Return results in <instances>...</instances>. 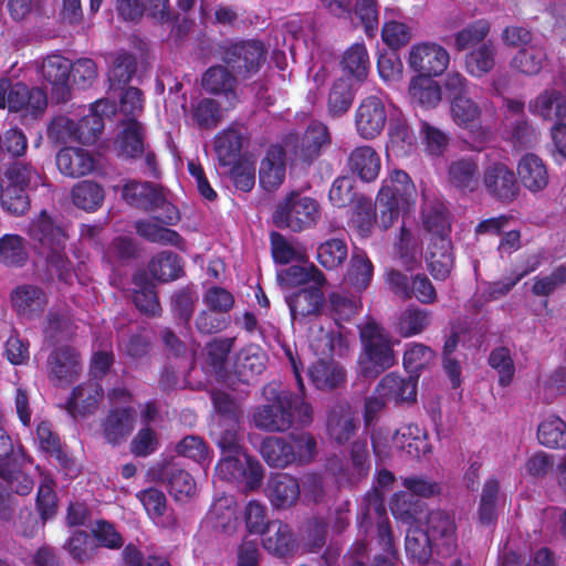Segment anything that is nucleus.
Here are the masks:
<instances>
[{
	"instance_id": "obj_63",
	"label": "nucleus",
	"mask_w": 566,
	"mask_h": 566,
	"mask_svg": "<svg viewBox=\"0 0 566 566\" xmlns=\"http://www.w3.org/2000/svg\"><path fill=\"white\" fill-rule=\"evenodd\" d=\"M28 260L23 239L18 234H4L0 239V263L9 268H21Z\"/></svg>"
},
{
	"instance_id": "obj_50",
	"label": "nucleus",
	"mask_w": 566,
	"mask_h": 566,
	"mask_svg": "<svg viewBox=\"0 0 566 566\" xmlns=\"http://www.w3.org/2000/svg\"><path fill=\"white\" fill-rule=\"evenodd\" d=\"M409 95L413 103L432 108L441 101V86L432 77L418 75L410 82Z\"/></svg>"
},
{
	"instance_id": "obj_22",
	"label": "nucleus",
	"mask_w": 566,
	"mask_h": 566,
	"mask_svg": "<svg viewBox=\"0 0 566 566\" xmlns=\"http://www.w3.org/2000/svg\"><path fill=\"white\" fill-rule=\"evenodd\" d=\"M428 270L436 281H446L454 265L452 242L448 237L433 238L429 243L427 256Z\"/></svg>"
},
{
	"instance_id": "obj_26",
	"label": "nucleus",
	"mask_w": 566,
	"mask_h": 566,
	"mask_svg": "<svg viewBox=\"0 0 566 566\" xmlns=\"http://www.w3.org/2000/svg\"><path fill=\"white\" fill-rule=\"evenodd\" d=\"M111 108L106 99H97L91 104L88 113L75 123L76 142L84 145L94 144L104 130V115Z\"/></svg>"
},
{
	"instance_id": "obj_44",
	"label": "nucleus",
	"mask_w": 566,
	"mask_h": 566,
	"mask_svg": "<svg viewBox=\"0 0 566 566\" xmlns=\"http://www.w3.org/2000/svg\"><path fill=\"white\" fill-rule=\"evenodd\" d=\"M66 244L45 251V273L49 281L56 279L64 285H72L76 276L72 261L65 253Z\"/></svg>"
},
{
	"instance_id": "obj_10",
	"label": "nucleus",
	"mask_w": 566,
	"mask_h": 566,
	"mask_svg": "<svg viewBox=\"0 0 566 566\" xmlns=\"http://www.w3.org/2000/svg\"><path fill=\"white\" fill-rule=\"evenodd\" d=\"M482 181L488 195L502 203H511L520 195L515 172L503 163H493L485 167Z\"/></svg>"
},
{
	"instance_id": "obj_1",
	"label": "nucleus",
	"mask_w": 566,
	"mask_h": 566,
	"mask_svg": "<svg viewBox=\"0 0 566 566\" xmlns=\"http://www.w3.org/2000/svg\"><path fill=\"white\" fill-rule=\"evenodd\" d=\"M256 428L283 432L292 427H307L313 421V409L300 395L281 391L272 403L260 406L253 413Z\"/></svg>"
},
{
	"instance_id": "obj_39",
	"label": "nucleus",
	"mask_w": 566,
	"mask_h": 566,
	"mask_svg": "<svg viewBox=\"0 0 566 566\" xmlns=\"http://www.w3.org/2000/svg\"><path fill=\"white\" fill-rule=\"evenodd\" d=\"M521 182L528 190H543L548 184V172L543 160L535 154H526L517 165Z\"/></svg>"
},
{
	"instance_id": "obj_57",
	"label": "nucleus",
	"mask_w": 566,
	"mask_h": 566,
	"mask_svg": "<svg viewBox=\"0 0 566 566\" xmlns=\"http://www.w3.org/2000/svg\"><path fill=\"white\" fill-rule=\"evenodd\" d=\"M191 118L200 129H213L222 120V108L218 101L203 97L191 105Z\"/></svg>"
},
{
	"instance_id": "obj_55",
	"label": "nucleus",
	"mask_w": 566,
	"mask_h": 566,
	"mask_svg": "<svg viewBox=\"0 0 566 566\" xmlns=\"http://www.w3.org/2000/svg\"><path fill=\"white\" fill-rule=\"evenodd\" d=\"M198 295L195 285H186L175 291L170 297V308L174 317L189 327Z\"/></svg>"
},
{
	"instance_id": "obj_54",
	"label": "nucleus",
	"mask_w": 566,
	"mask_h": 566,
	"mask_svg": "<svg viewBox=\"0 0 566 566\" xmlns=\"http://www.w3.org/2000/svg\"><path fill=\"white\" fill-rule=\"evenodd\" d=\"M538 442L549 449L566 448V422L558 416L546 417L537 428Z\"/></svg>"
},
{
	"instance_id": "obj_18",
	"label": "nucleus",
	"mask_w": 566,
	"mask_h": 566,
	"mask_svg": "<svg viewBox=\"0 0 566 566\" xmlns=\"http://www.w3.org/2000/svg\"><path fill=\"white\" fill-rule=\"evenodd\" d=\"M448 182L463 193L478 190L481 180L479 159L475 156H462L452 160L447 168Z\"/></svg>"
},
{
	"instance_id": "obj_41",
	"label": "nucleus",
	"mask_w": 566,
	"mask_h": 566,
	"mask_svg": "<svg viewBox=\"0 0 566 566\" xmlns=\"http://www.w3.org/2000/svg\"><path fill=\"white\" fill-rule=\"evenodd\" d=\"M355 99V90L348 77L336 78L327 94V115L332 118H339L345 115Z\"/></svg>"
},
{
	"instance_id": "obj_64",
	"label": "nucleus",
	"mask_w": 566,
	"mask_h": 566,
	"mask_svg": "<svg viewBox=\"0 0 566 566\" xmlns=\"http://www.w3.org/2000/svg\"><path fill=\"white\" fill-rule=\"evenodd\" d=\"M490 22L485 19H479L469 23L465 28L454 34V49L462 52L471 46L480 45L485 42L490 33Z\"/></svg>"
},
{
	"instance_id": "obj_62",
	"label": "nucleus",
	"mask_w": 566,
	"mask_h": 566,
	"mask_svg": "<svg viewBox=\"0 0 566 566\" xmlns=\"http://www.w3.org/2000/svg\"><path fill=\"white\" fill-rule=\"evenodd\" d=\"M390 511L396 520L412 526L419 520L421 502L406 491L396 493L390 502Z\"/></svg>"
},
{
	"instance_id": "obj_34",
	"label": "nucleus",
	"mask_w": 566,
	"mask_h": 566,
	"mask_svg": "<svg viewBox=\"0 0 566 566\" xmlns=\"http://www.w3.org/2000/svg\"><path fill=\"white\" fill-rule=\"evenodd\" d=\"M159 479L175 500L190 497L196 492V481L192 475L175 463L163 467Z\"/></svg>"
},
{
	"instance_id": "obj_17",
	"label": "nucleus",
	"mask_w": 566,
	"mask_h": 566,
	"mask_svg": "<svg viewBox=\"0 0 566 566\" xmlns=\"http://www.w3.org/2000/svg\"><path fill=\"white\" fill-rule=\"evenodd\" d=\"M10 300L18 316L27 319L40 317L48 305L46 293L34 284L18 285L11 292Z\"/></svg>"
},
{
	"instance_id": "obj_29",
	"label": "nucleus",
	"mask_w": 566,
	"mask_h": 566,
	"mask_svg": "<svg viewBox=\"0 0 566 566\" xmlns=\"http://www.w3.org/2000/svg\"><path fill=\"white\" fill-rule=\"evenodd\" d=\"M347 167L364 182H371L377 179L381 161L378 153L368 145L354 148L348 158Z\"/></svg>"
},
{
	"instance_id": "obj_23",
	"label": "nucleus",
	"mask_w": 566,
	"mask_h": 566,
	"mask_svg": "<svg viewBox=\"0 0 566 566\" xmlns=\"http://www.w3.org/2000/svg\"><path fill=\"white\" fill-rule=\"evenodd\" d=\"M324 285H313L302 287L291 295L286 296V303L291 312L292 319L316 316L323 310L325 297L323 293Z\"/></svg>"
},
{
	"instance_id": "obj_43",
	"label": "nucleus",
	"mask_w": 566,
	"mask_h": 566,
	"mask_svg": "<svg viewBox=\"0 0 566 566\" xmlns=\"http://www.w3.org/2000/svg\"><path fill=\"white\" fill-rule=\"evenodd\" d=\"M339 65L343 72L350 75L357 82L366 81L369 70L370 60L366 45L363 42L353 43L343 53Z\"/></svg>"
},
{
	"instance_id": "obj_13",
	"label": "nucleus",
	"mask_w": 566,
	"mask_h": 566,
	"mask_svg": "<svg viewBox=\"0 0 566 566\" xmlns=\"http://www.w3.org/2000/svg\"><path fill=\"white\" fill-rule=\"evenodd\" d=\"M103 397L102 384L97 379H87L72 389L64 408L74 419L90 416L98 409Z\"/></svg>"
},
{
	"instance_id": "obj_48",
	"label": "nucleus",
	"mask_w": 566,
	"mask_h": 566,
	"mask_svg": "<svg viewBox=\"0 0 566 566\" xmlns=\"http://www.w3.org/2000/svg\"><path fill=\"white\" fill-rule=\"evenodd\" d=\"M496 49L492 41L482 42L464 59L467 72L473 77H482L495 66Z\"/></svg>"
},
{
	"instance_id": "obj_31",
	"label": "nucleus",
	"mask_w": 566,
	"mask_h": 566,
	"mask_svg": "<svg viewBox=\"0 0 566 566\" xmlns=\"http://www.w3.org/2000/svg\"><path fill=\"white\" fill-rule=\"evenodd\" d=\"M135 230L140 238L151 243L171 245L181 251L186 250L185 239L176 230L163 227L154 217L136 221Z\"/></svg>"
},
{
	"instance_id": "obj_11",
	"label": "nucleus",
	"mask_w": 566,
	"mask_h": 566,
	"mask_svg": "<svg viewBox=\"0 0 566 566\" xmlns=\"http://www.w3.org/2000/svg\"><path fill=\"white\" fill-rule=\"evenodd\" d=\"M71 61L60 54L49 55L42 62V77L51 85V97L56 103H66L71 98Z\"/></svg>"
},
{
	"instance_id": "obj_36",
	"label": "nucleus",
	"mask_w": 566,
	"mask_h": 566,
	"mask_svg": "<svg viewBox=\"0 0 566 566\" xmlns=\"http://www.w3.org/2000/svg\"><path fill=\"white\" fill-rule=\"evenodd\" d=\"M132 282L135 286L133 302L138 311L149 316L160 314L161 306L156 285L148 279L147 274L145 272H137L133 275Z\"/></svg>"
},
{
	"instance_id": "obj_19",
	"label": "nucleus",
	"mask_w": 566,
	"mask_h": 566,
	"mask_svg": "<svg viewBox=\"0 0 566 566\" xmlns=\"http://www.w3.org/2000/svg\"><path fill=\"white\" fill-rule=\"evenodd\" d=\"M238 80L240 78L234 72L223 63L208 67L202 75L201 85L206 92L221 95L230 105H235L239 102Z\"/></svg>"
},
{
	"instance_id": "obj_45",
	"label": "nucleus",
	"mask_w": 566,
	"mask_h": 566,
	"mask_svg": "<svg viewBox=\"0 0 566 566\" xmlns=\"http://www.w3.org/2000/svg\"><path fill=\"white\" fill-rule=\"evenodd\" d=\"M243 139V135L235 128H227L216 135L214 151L220 166L227 167L240 159Z\"/></svg>"
},
{
	"instance_id": "obj_2",
	"label": "nucleus",
	"mask_w": 566,
	"mask_h": 566,
	"mask_svg": "<svg viewBox=\"0 0 566 566\" xmlns=\"http://www.w3.org/2000/svg\"><path fill=\"white\" fill-rule=\"evenodd\" d=\"M364 355L359 358L360 371L375 378L396 364V356L385 328L370 319L359 327Z\"/></svg>"
},
{
	"instance_id": "obj_15",
	"label": "nucleus",
	"mask_w": 566,
	"mask_h": 566,
	"mask_svg": "<svg viewBox=\"0 0 566 566\" xmlns=\"http://www.w3.org/2000/svg\"><path fill=\"white\" fill-rule=\"evenodd\" d=\"M10 112H22L24 116L38 117L48 107L46 92L40 87H28L24 83H10L8 93Z\"/></svg>"
},
{
	"instance_id": "obj_25",
	"label": "nucleus",
	"mask_w": 566,
	"mask_h": 566,
	"mask_svg": "<svg viewBox=\"0 0 566 566\" xmlns=\"http://www.w3.org/2000/svg\"><path fill=\"white\" fill-rule=\"evenodd\" d=\"M55 164L62 175L78 178L94 170L95 159L84 148L63 147L56 154Z\"/></svg>"
},
{
	"instance_id": "obj_27",
	"label": "nucleus",
	"mask_w": 566,
	"mask_h": 566,
	"mask_svg": "<svg viewBox=\"0 0 566 566\" xmlns=\"http://www.w3.org/2000/svg\"><path fill=\"white\" fill-rule=\"evenodd\" d=\"M378 514L377 535L384 553L375 555L371 566H402L399 553L395 547L394 533L390 521L387 517L385 506L380 501L376 506Z\"/></svg>"
},
{
	"instance_id": "obj_52",
	"label": "nucleus",
	"mask_w": 566,
	"mask_h": 566,
	"mask_svg": "<svg viewBox=\"0 0 566 566\" xmlns=\"http://www.w3.org/2000/svg\"><path fill=\"white\" fill-rule=\"evenodd\" d=\"M281 283L287 286H300L308 283L314 285H325L326 277L324 273L314 264L297 265L293 264L279 273Z\"/></svg>"
},
{
	"instance_id": "obj_33",
	"label": "nucleus",
	"mask_w": 566,
	"mask_h": 566,
	"mask_svg": "<svg viewBox=\"0 0 566 566\" xmlns=\"http://www.w3.org/2000/svg\"><path fill=\"white\" fill-rule=\"evenodd\" d=\"M426 534L431 541L439 545L446 546L448 553H451L455 547V523L454 520L442 510H436L429 512L427 515V530Z\"/></svg>"
},
{
	"instance_id": "obj_61",
	"label": "nucleus",
	"mask_w": 566,
	"mask_h": 566,
	"mask_svg": "<svg viewBox=\"0 0 566 566\" xmlns=\"http://www.w3.org/2000/svg\"><path fill=\"white\" fill-rule=\"evenodd\" d=\"M29 191L22 187H17L11 184L2 185L0 192V206L7 213L20 217L25 214L30 209Z\"/></svg>"
},
{
	"instance_id": "obj_8",
	"label": "nucleus",
	"mask_w": 566,
	"mask_h": 566,
	"mask_svg": "<svg viewBox=\"0 0 566 566\" xmlns=\"http://www.w3.org/2000/svg\"><path fill=\"white\" fill-rule=\"evenodd\" d=\"M387 123V109L381 98L375 95L363 98L354 113L357 135L364 140H373L381 135Z\"/></svg>"
},
{
	"instance_id": "obj_58",
	"label": "nucleus",
	"mask_w": 566,
	"mask_h": 566,
	"mask_svg": "<svg viewBox=\"0 0 566 566\" xmlns=\"http://www.w3.org/2000/svg\"><path fill=\"white\" fill-rule=\"evenodd\" d=\"M240 423L216 424L211 438L220 449L221 454H243L245 450L243 438L239 433Z\"/></svg>"
},
{
	"instance_id": "obj_47",
	"label": "nucleus",
	"mask_w": 566,
	"mask_h": 566,
	"mask_svg": "<svg viewBox=\"0 0 566 566\" xmlns=\"http://www.w3.org/2000/svg\"><path fill=\"white\" fill-rule=\"evenodd\" d=\"M431 318L429 310L409 305L400 313L396 332L403 338L419 335L430 325Z\"/></svg>"
},
{
	"instance_id": "obj_4",
	"label": "nucleus",
	"mask_w": 566,
	"mask_h": 566,
	"mask_svg": "<svg viewBox=\"0 0 566 566\" xmlns=\"http://www.w3.org/2000/svg\"><path fill=\"white\" fill-rule=\"evenodd\" d=\"M332 145V134L326 124L314 120L303 133L302 137L290 135L284 140V147L290 153L294 165L310 167Z\"/></svg>"
},
{
	"instance_id": "obj_5",
	"label": "nucleus",
	"mask_w": 566,
	"mask_h": 566,
	"mask_svg": "<svg viewBox=\"0 0 566 566\" xmlns=\"http://www.w3.org/2000/svg\"><path fill=\"white\" fill-rule=\"evenodd\" d=\"M319 217V205L315 199L292 191L276 205L272 219L280 229L301 232L315 226Z\"/></svg>"
},
{
	"instance_id": "obj_56",
	"label": "nucleus",
	"mask_w": 566,
	"mask_h": 566,
	"mask_svg": "<svg viewBox=\"0 0 566 566\" xmlns=\"http://www.w3.org/2000/svg\"><path fill=\"white\" fill-rule=\"evenodd\" d=\"M73 203L83 210L95 211L104 201V189L97 182L83 180L77 182L71 191Z\"/></svg>"
},
{
	"instance_id": "obj_3",
	"label": "nucleus",
	"mask_w": 566,
	"mask_h": 566,
	"mask_svg": "<svg viewBox=\"0 0 566 566\" xmlns=\"http://www.w3.org/2000/svg\"><path fill=\"white\" fill-rule=\"evenodd\" d=\"M219 55L240 80L248 81L264 66L268 48L260 40L227 41L220 45Z\"/></svg>"
},
{
	"instance_id": "obj_14",
	"label": "nucleus",
	"mask_w": 566,
	"mask_h": 566,
	"mask_svg": "<svg viewBox=\"0 0 566 566\" xmlns=\"http://www.w3.org/2000/svg\"><path fill=\"white\" fill-rule=\"evenodd\" d=\"M418 380L419 375L402 376L392 371L379 380L375 394L396 405L412 403L417 400Z\"/></svg>"
},
{
	"instance_id": "obj_53",
	"label": "nucleus",
	"mask_w": 566,
	"mask_h": 566,
	"mask_svg": "<svg viewBox=\"0 0 566 566\" xmlns=\"http://www.w3.org/2000/svg\"><path fill=\"white\" fill-rule=\"evenodd\" d=\"M437 546L428 534L417 526H410L405 538L407 557L419 564H426L432 555V548Z\"/></svg>"
},
{
	"instance_id": "obj_6",
	"label": "nucleus",
	"mask_w": 566,
	"mask_h": 566,
	"mask_svg": "<svg viewBox=\"0 0 566 566\" xmlns=\"http://www.w3.org/2000/svg\"><path fill=\"white\" fill-rule=\"evenodd\" d=\"M450 114L457 126L468 132L475 149H481L491 138V129L482 125V108L469 95L450 102Z\"/></svg>"
},
{
	"instance_id": "obj_60",
	"label": "nucleus",
	"mask_w": 566,
	"mask_h": 566,
	"mask_svg": "<svg viewBox=\"0 0 566 566\" xmlns=\"http://www.w3.org/2000/svg\"><path fill=\"white\" fill-rule=\"evenodd\" d=\"M361 306L359 298L348 296L339 292H332L328 295V312L336 325L342 326L344 322H349Z\"/></svg>"
},
{
	"instance_id": "obj_40",
	"label": "nucleus",
	"mask_w": 566,
	"mask_h": 566,
	"mask_svg": "<svg viewBox=\"0 0 566 566\" xmlns=\"http://www.w3.org/2000/svg\"><path fill=\"white\" fill-rule=\"evenodd\" d=\"M313 385L321 390L337 388L346 379L345 369L333 359H317L308 370Z\"/></svg>"
},
{
	"instance_id": "obj_12",
	"label": "nucleus",
	"mask_w": 566,
	"mask_h": 566,
	"mask_svg": "<svg viewBox=\"0 0 566 566\" xmlns=\"http://www.w3.org/2000/svg\"><path fill=\"white\" fill-rule=\"evenodd\" d=\"M136 422V411L133 407H112L101 422V431L105 441L117 447L133 433Z\"/></svg>"
},
{
	"instance_id": "obj_21",
	"label": "nucleus",
	"mask_w": 566,
	"mask_h": 566,
	"mask_svg": "<svg viewBox=\"0 0 566 566\" xmlns=\"http://www.w3.org/2000/svg\"><path fill=\"white\" fill-rule=\"evenodd\" d=\"M28 235L36 242L43 251L66 244L67 234L56 226L45 210L34 218L28 227Z\"/></svg>"
},
{
	"instance_id": "obj_59",
	"label": "nucleus",
	"mask_w": 566,
	"mask_h": 566,
	"mask_svg": "<svg viewBox=\"0 0 566 566\" xmlns=\"http://www.w3.org/2000/svg\"><path fill=\"white\" fill-rule=\"evenodd\" d=\"M211 401L213 410L218 416L217 424H235L240 423L242 409L238 401L223 390H212Z\"/></svg>"
},
{
	"instance_id": "obj_35",
	"label": "nucleus",
	"mask_w": 566,
	"mask_h": 566,
	"mask_svg": "<svg viewBox=\"0 0 566 566\" xmlns=\"http://www.w3.org/2000/svg\"><path fill=\"white\" fill-rule=\"evenodd\" d=\"M396 448L405 451L410 459H420L430 452V444L426 433L417 424H405L392 436Z\"/></svg>"
},
{
	"instance_id": "obj_24",
	"label": "nucleus",
	"mask_w": 566,
	"mask_h": 566,
	"mask_svg": "<svg viewBox=\"0 0 566 566\" xmlns=\"http://www.w3.org/2000/svg\"><path fill=\"white\" fill-rule=\"evenodd\" d=\"M122 195L129 206L145 211H155L164 203L161 188L149 181L130 180L125 184Z\"/></svg>"
},
{
	"instance_id": "obj_30",
	"label": "nucleus",
	"mask_w": 566,
	"mask_h": 566,
	"mask_svg": "<svg viewBox=\"0 0 566 566\" xmlns=\"http://www.w3.org/2000/svg\"><path fill=\"white\" fill-rule=\"evenodd\" d=\"M374 276V264L367 253L361 249H354L344 282L354 291L363 292L369 285Z\"/></svg>"
},
{
	"instance_id": "obj_51",
	"label": "nucleus",
	"mask_w": 566,
	"mask_h": 566,
	"mask_svg": "<svg viewBox=\"0 0 566 566\" xmlns=\"http://www.w3.org/2000/svg\"><path fill=\"white\" fill-rule=\"evenodd\" d=\"M145 128L136 118H129L119 135L120 154L127 158H140L145 153Z\"/></svg>"
},
{
	"instance_id": "obj_37",
	"label": "nucleus",
	"mask_w": 566,
	"mask_h": 566,
	"mask_svg": "<svg viewBox=\"0 0 566 566\" xmlns=\"http://www.w3.org/2000/svg\"><path fill=\"white\" fill-rule=\"evenodd\" d=\"M266 360V354L261 347L245 346L237 355L234 371L241 381L250 382L265 370Z\"/></svg>"
},
{
	"instance_id": "obj_16",
	"label": "nucleus",
	"mask_w": 566,
	"mask_h": 566,
	"mask_svg": "<svg viewBox=\"0 0 566 566\" xmlns=\"http://www.w3.org/2000/svg\"><path fill=\"white\" fill-rule=\"evenodd\" d=\"M264 494L275 510H289L296 505L300 495V483L289 473H272L266 482Z\"/></svg>"
},
{
	"instance_id": "obj_7",
	"label": "nucleus",
	"mask_w": 566,
	"mask_h": 566,
	"mask_svg": "<svg viewBox=\"0 0 566 566\" xmlns=\"http://www.w3.org/2000/svg\"><path fill=\"white\" fill-rule=\"evenodd\" d=\"M48 378L57 387H67L75 382L82 371L81 353L71 345H60L48 356Z\"/></svg>"
},
{
	"instance_id": "obj_32",
	"label": "nucleus",
	"mask_w": 566,
	"mask_h": 566,
	"mask_svg": "<svg viewBox=\"0 0 566 566\" xmlns=\"http://www.w3.org/2000/svg\"><path fill=\"white\" fill-rule=\"evenodd\" d=\"M327 433L337 444L350 440L356 431V422L348 405H335L327 412Z\"/></svg>"
},
{
	"instance_id": "obj_42",
	"label": "nucleus",
	"mask_w": 566,
	"mask_h": 566,
	"mask_svg": "<svg viewBox=\"0 0 566 566\" xmlns=\"http://www.w3.org/2000/svg\"><path fill=\"white\" fill-rule=\"evenodd\" d=\"M148 271L154 279L167 283L185 275L182 259L175 252L161 251L148 263Z\"/></svg>"
},
{
	"instance_id": "obj_28",
	"label": "nucleus",
	"mask_w": 566,
	"mask_h": 566,
	"mask_svg": "<svg viewBox=\"0 0 566 566\" xmlns=\"http://www.w3.org/2000/svg\"><path fill=\"white\" fill-rule=\"evenodd\" d=\"M262 535V546L271 555L286 557L297 547L292 528L282 521H272Z\"/></svg>"
},
{
	"instance_id": "obj_46",
	"label": "nucleus",
	"mask_w": 566,
	"mask_h": 566,
	"mask_svg": "<svg viewBox=\"0 0 566 566\" xmlns=\"http://www.w3.org/2000/svg\"><path fill=\"white\" fill-rule=\"evenodd\" d=\"M6 181L25 190H35L43 185V177L39 169L31 163L15 159L8 164L4 171Z\"/></svg>"
},
{
	"instance_id": "obj_38",
	"label": "nucleus",
	"mask_w": 566,
	"mask_h": 566,
	"mask_svg": "<svg viewBox=\"0 0 566 566\" xmlns=\"http://www.w3.org/2000/svg\"><path fill=\"white\" fill-rule=\"evenodd\" d=\"M260 453L269 467L283 469L295 462L294 447L282 437H266L260 446Z\"/></svg>"
},
{
	"instance_id": "obj_9",
	"label": "nucleus",
	"mask_w": 566,
	"mask_h": 566,
	"mask_svg": "<svg viewBox=\"0 0 566 566\" xmlns=\"http://www.w3.org/2000/svg\"><path fill=\"white\" fill-rule=\"evenodd\" d=\"M408 63L419 76L433 77L441 75L447 70L450 54L436 42H421L411 46Z\"/></svg>"
},
{
	"instance_id": "obj_20",
	"label": "nucleus",
	"mask_w": 566,
	"mask_h": 566,
	"mask_svg": "<svg viewBox=\"0 0 566 566\" xmlns=\"http://www.w3.org/2000/svg\"><path fill=\"white\" fill-rule=\"evenodd\" d=\"M286 149L283 145H272L260 163L259 184L266 191L277 189L285 179Z\"/></svg>"
},
{
	"instance_id": "obj_49",
	"label": "nucleus",
	"mask_w": 566,
	"mask_h": 566,
	"mask_svg": "<svg viewBox=\"0 0 566 566\" xmlns=\"http://www.w3.org/2000/svg\"><path fill=\"white\" fill-rule=\"evenodd\" d=\"M387 192V197L391 195L392 200H397L406 206L415 202L416 186L410 176L400 169L394 170L389 178L382 181V186L378 192Z\"/></svg>"
}]
</instances>
